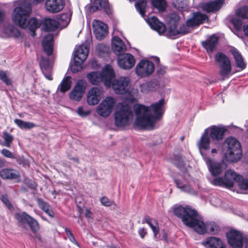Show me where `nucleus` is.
<instances>
[{"label":"nucleus","instance_id":"nucleus-58","mask_svg":"<svg viewBox=\"0 0 248 248\" xmlns=\"http://www.w3.org/2000/svg\"><path fill=\"white\" fill-rule=\"evenodd\" d=\"M1 154L3 156L7 158L11 159H15L16 158L14 154L7 149H3L1 151Z\"/></svg>","mask_w":248,"mask_h":248},{"label":"nucleus","instance_id":"nucleus-28","mask_svg":"<svg viewBox=\"0 0 248 248\" xmlns=\"http://www.w3.org/2000/svg\"><path fill=\"white\" fill-rule=\"evenodd\" d=\"M218 37L216 34H212L201 44L202 47L208 53H212L216 48L218 42Z\"/></svg>","mask_w":248,"mask_h":248},{"label":"nucleus","instance_id":"nucleus-3","mask_svg":"<svg viewBox=\"0 0 248 248\" xmlns=\"http://www.w3.org/2000/svg\"><path fill=\"white\" fill-rule=\"evenodd\" d=\"M15 217L19 223V227L23 229L26 230V224H27L31 232L34 234V238L37 239L40 242L42 241L41 234L38 233L40 229V226L36 219L28 214L26 212L16 213Z\"/></svg>","mask_w":248,"mask_h":248},{"label":"nucleus","instance_id":"nucleus-25","mask_svg":"<svg viewBox=\"0 0 248 248\" xmlns=\"http://www.w3.org/2000/svg\"><path fill=\"white\" fill-rule=\"evenodd\" d=\"M208 19V17L205 14L200 12H193L191 17L187 20V23L188 26L194 27L203 23Z\"/></svg>","mask_w":248,"mask_h":248},{"label":"nucleus","instance_id":"nucleus-32","mask_svg":"<svg viewBox=\"0 0 248 248\" xmlns=\"http://www.w3.org/2000/svg\"><path fill=\"white\" fill-rule=\"evenodd\" d=\"M160 86L159 81L155 79H153L140 85L141 92L144 93L157 90Z\"/></svg>","mask_w":248,"mask_h":248},{"label":"nucleus","instance_id":"nucleus-12","mask_svg":"<svg viewBox=\"0 0 248 248\" xmlns=\"http://www.w3.org/2000/svg\"><path fill=\"white\" fill-rule=\"evenodd\" d=\"M116 100L111 96H107L97 107L96 111L98 115L103 117H108L112 112Z\"/></svg>","mask_w":248,"mask_h":248},{"label":"nucleus","instance_id":"nucleus-48","mask_svg":"<svg viewBox=\"0 0 248 248\" xmlns=\"http://www.w3.org/2000/svg\"><path fill=\"white\" fill-rule=\"evenodd\" d=\"M2 138L4 139V144L7 147H10L12 142L14 140V137L7 131L3 132Z\"/></svg>","mask_w":248,"mask_h":248},{"label":"nucleus","instance_id":"nucleus-21","mask_svg":"<svg viewBox=\"0 0 248 248\" xmlns=\"http://www.w3.org/2000/svg\"><path fill=\"white\" fill-rule=\"evenodd\" d=\"M208 129L209 136L213 140L219 141L222 140L224 137L225 133L228 129L223 126L212 125Z\"/></svg>","mask_w":248,"mask_h":248},{"label":"nucleus","instance_id":"nucleus-50","mask_svg":"<svg viewBox=\"0 0 248 248\" xmlns=\"http://www.w3.org/2000/svg\"><path fill=\"white\" fill-rule=\"evenodd\" d=\"M0 80L7 86H10L12 84V81L10 78H8L6 72L0 69Z\"/></svg>","mask_w":248,"mask_h":248},{"label":"nucleus","instance_id":"nucleus-46","mask_svg":"<svg viewBox=\"0 0 248 248\" xmlns=\"http://www.w3.org/2000/svg\"><path fill=\"white\" fill-rule=\"evenodd\" d=\"M173 180L176 187L181 191L188 193L192 192V188L189 185H185L181 180L175 178H173Z\"/></svg>","mask_w":248,"mask_h":248},{"label":"nucleus","instance_id":"nucleus-37","mask_svg":"<svg viewBox=\"0 0 248 248\" xmlns=\"http://www.w3.org/2000/svg\"><path fill=\"white\" fill-rule=\"evenodd\" d=\"M211 138L209 136L208 129H205L198 142V146L200 149L207 150L210 149Z\"/></svg>","mask_w":248,"mask_h":248},{"label":"nucleus","instance_id":"nucleus-19","mask_svg":"<svg viewBox=\"0 0 248 248\" xmlns=\"http://www.w3.org/2000/svg\"><path fill=\"white\" fill-rule=\"evenodd\" d=\"M65 6L64 0H46V10L50 13L55 14L61 11Z\"/></svg>","mask_w":248,"mask_h":248},{"label":"nucleus","instance_id":"nucleus-18","mask_svg":"<svg viewBox=\"0 0 248 248\" xmlns=\"http://www.w3.org/2000/svg\"><path fill=\"white\" fill-rule=\"evenodd\" d=\"M93 27L94 34L98 40L104 39L108 34L107 25L100 21L94 20Z\"/></svg>","mask_w":248,"mask_h":248},{"label":"nucleus","instance_id":"nucleus-40","mask_svg":"<svg viewBox=\"0 0 248 248\" xmlns=\"http://www.w3.org/2000/svg\"><path fill=\"white\" fill-rule=\"evenodd\" d=\"M87 77L89 82L93 85H97L98 83L103 82L101 74L99 72H92L88 73Z\"/></svg>","mask_w":248,"mask_h":248},{"label":"nucleus","instance_id":"nucleus-26","mask_svg":"<svg viewBox=\"0 0 248 248\" xmlns=\"http://www.w3.org/2000/svg\"><path fill=\"white\" fill-rule=\"evenodd\" d=\"M169 19L168 21V30L166 35L168 37H171V34L178 27L180 21V16L176 13H170L168 15Z\"/></svg>","mask_w":248,"mask_h":248},{"label":"nucleus","instance_id":"nucleus-31","mask_svg":"<svg viewBox=\"0 0 248 248\" xmlns=\"http://www.w3.org/2000/svg\"><path fill=\"white\" fill-rule=\"evenodd\" d=\"M112 49L118 56L124 53L126 47L124 42L118 36H114L112 39Z\"/></svg>","mask_w":248,"mask_h":248},{"label":"nucleus","instance_id":"nucleus-15","mask_svg":"<svg viewBox=\"0 0 248 248\" xmlns=\"http://www.w3.org/2000/svg\"><path fill=\"white\" fill-rule=\"evenodd\" d=\"M206 163L211 175L215 177L220 175L224 169L225 163L223 161L219 162L208 158L206 159Z\"/></svg>","mask_w":248,"mask_h":248},{"label":"nucleus","instance_id":"nucleus-53","mask_svg":"<svg viewBox=\"0 0 248 248\" xmlns=\"http://www.w3.org/2000/svg\"><path fill=\"white\" fill-rule=\"evenodd\" d=\"M211 183L216 186L226 187V183L224 177H217L212 180Z\"/></svg>","mask_w":248,"mask_h":248},{"label":"nucleus","instance_id":"nucleus-30","mask_svg":"<svg viewBox=\"0 0 248 248\" xmlns=\"http://www.w3.org/2000/svg\"><path fill=\"white\" fill-rule=\"evenodd\" d=\"M42 45L44 51L47 56H51L53 54L54 48L53 34L46 35L43 39Z\"/></svg>","mask_w":248,"mask_h":248},{"label":"nucleus","instance_id":"nucleus-63","mask_svg":"<svg viewBox=\"0 0 248 248\" xmlns=\"http://www.w3.org/2000/svg\"><path fill=\"white\" fill-rule=\"evenodd\" d=\"M138 233L142 239H143L147 234V232L144 228H140L138 231Z\"/></svg>","mask_w":248,"mask_h":248},{"label":"nucleus","instance_id":"nucleus-35","mask_svg":"<svg viewBox=\"0 0 248 248\" xmlns=\"http://www.w3.org/2000/svg\"><path fill=\"white\" fill-rule=\"evenodd\" d=\"M0 176L4 180H13L20 177L19 173L16 170L4 168L0 170Z\"/></svg>","mask_w":248,"mask_h":248},{"label":"nucleus","instance_id":"nucleus-36","mask_svg":"<svg viewBox=\"0 0 248 248\" xmlns=\"http://www.w3.org/2000/svg\"><path fill=\"white\" fill-rule=\"evenodd\" d=\"M43 25V29L45 31H53L58 29L60 25V23L54 19L46 18L44 19Z\"/></svg>","mask_w":248,"mask_h":248},{"label":"nucleus","instance_id":"nucleus-22","mask_svg":"<svg viewBox=\"0 0 248 248\" xmlns=\"http://www.w3.org/2000/svg\"><path fill=\"white\" fill-rule=\"evenodd\" d=\"M102 90L98 88H92L88 91L87 96L88 104L92 106L97 104L102 98Z\"/></svg>","mask_w":248,"mask_h":248},{"label":"nucleus","instance_id":"nucleus-6","mask_svg":"<svg viewBox=\"0 0 248 248\" xmlns=\"http://www.w3.org/2000/svg\"><path fill=\"white\" fill-rule=\"evenodd\" d=\"M115 125L118 127L128 125L133 118V113L131 107L127 104H121L114 114Z\"/></svg>","mask_w":248,"mask_h":248},{"label":"nucleus","instance_id":"nucleus-43","mask_svg":"<svg viewBox=\"0 0 248 248\" xmlns=\"http://www.w3.org/2000/svg\"><path fill=\"white\" fill-rule=\"evenodd\" d=\"M190 28H192L191 26H188L187 23V21L186 24H182L179 29L178 27L175 30V31L171 34V37L177 35H184L190 32L191 30Z\"/></svg>","mask_w":248,"mask_h":248},{"label":"nucleus","instance_id":"nucleus-56","mask_svg":"<svg viewBox=\"0 0 248 248\" xmlns=\"http://www.w3.org/2000/svg\"><path fill=\"white\" fill-rule=\"evenodd\" d=\"M37 202L39 208L43 211L51 206L48 202H45L43 199L41 198H37Z\"/></svg>","mask_w":248,"mask_h":248},{"label":"nucleus","instance_id":"nucleus-11","mask_svg":"<svg viewBox=\"0 0 248 248\" xmlns=\"http://www.w3.org/2000/svg\"><path fill=\"white\" fill-rule=\"evenodd\" d=\"M155 71V65L149 60L142 59L137 65L135 72L141 78L150 76Z\"/></svg>","mask_w":248,"mask_h":248},{"label":"nucleus","instance_id":"nucleus-7","mask_svg":"<svg viewBox=\"0 0 248 248\" xmlns=\"http://www.w3.org/2000/svg\"><path fill=\"white\" fill-rule=\"evenodd\" d=\"M89 51V48L87 45L82 44L77 47L74 54V65L72 67L73 73L78 72L82 69V65L86 59Z\"/></svg>","mask_w":248,"mask_h":248},{"label":"nucleus","instance_id":"nucleus-13","mask_svg":"<svg viewBox=\"0 0 248 248\" xmlns=\"http://www.w3.org/2000/svg\"><path fill=\"white\" fill-rule=\"evenodd\" d=\"M87 86V83L85 80H78L69 94L70 99L77 102L80 101L86 91Z\"/></svg>","mask_w":248,"mask_h":248},{"label":"nucleus","instance_id":"nucleus-49","mask_svg":"<svg viewBox=\"0 0 248 248\" xmlns=\"http://www.w3.org/2000/svg\"><path fill=\"white\" fill-rule=\"evenodd\" d=\"M238 17H241L243 19L248 18V7L244 6L239 8L236 13Z\"/></svg>","mask_w":248,"mask_h":248},{"label":"nucleus","instance_id":"nucleus-27","mask_svg":"<svg viewBox=\"0 0 248 248\" xmlns=\"http://www.w3.org/2000/svg\"><path fill=\"white\" fill-rule=\"evenodd\" d=\"M101 74L102 77L103 82L106 86H109L112 82V80L115 76L112 66L109 64H107L103 68Z\"/></svg>","mask_w":248,"mask_h":248},{"label":"nucleus","instance_id":"nucleus-17","mask_svg":"<svg viewBox=\"0 0 248 248\" xmlns=\"http://www.w3.org/2000/svg\"><path fill=\"white\" fill-rule=\"evenodd\" d=\"M118 63L122 69H130L135 65V59L130 53H123L118 56Z\"/></svg>","mask_w":248,"mask_h":248},{"label":"nucleus","instance_id":"nucleus-39","mask_svg":"<svg viewBox=\"0 0 248 248\" xmlns=\"http://www.w3.org/2000/svg\"><path fill=\"white\" fill-rule=\"evenodd\" d=\"M153 9H156L160 13L164 12L167 8L168 3L166 0H151Z\"/></svg>","mask_w":248,"mask_h":248},{"label":"nucleus","instance_id":"nucleus-62","mask_svg":"<svg viewBox=\"0 0 248 248\" xmlns=\"http://www.w3.org/2000/svg\"><path fill=\"white\" fill-rule=\"evenodd\" d=\"M154 220V219L151 218L149 216H146L142 220V223L144 224L146 223L148 224L151 228L154 225V224L152 222V221Z\"/></svg>","mask_w":248,"mask_h":248},{"label":"nucleus","instance_id":"nucleus-23","mask_svg":"<svg viewBox=\"0 0 248 248\" xmlns=\"http://www.w3.org/2000/svg\"><path fill=\"white\" fill-rule=\"evenodd\" d=\"M201 229L202 231H197V232L200 234H204L208 233L212 235H216L220 231V227L218 224L214 221L206 222L205 223L203 221V225H201Z\"/></svg>","mask_w":248,"mask_h":248},{"label":"nucleus","instance_id":"nucleus-4","mask_svg":"<svg viewBox=\"0 0 248 248\" xmlns=\"http://www.w3.org/2000/svg\"><path fill=\"white\" fill-rule=\"evenodd\" d=\"M44 0H24L20 1L17 7L14 9L15 20L22 25L28 16H30L32 6L37 5L44 1Z\"/></svg>","mask_w":248,"mask_h":248},{"label":"nucleus","instance_id":"nucleus-52","mask_svg":"<svg viewBox=\"0 0 248 248\" xmlns=\"http://www.w3.org/2000/svg\"><path fill=\"white\" fill-rule=\"evenodd\" d=\"M174 162L173 164L179 169H182L185 167V163L180 155H175L174 156Z\"/></svg>","mask_w":248,"mask_h":248},{"label":"nucleus","instance_id":"nucleus-24","mask_svg":"<svg viewBox=\"0 0 248 248\" xmlns=\"http://www.w3.org/2000/svg\"><path fill=\"white\" fill-rule=\"evenodd\" d=\"M201 244L206 248H227L225 243L221 238L215 236L208 237Z\"/></svg>","mask_w":248,"mask_h":248},{"label":"nucleus","instance_id":"nucleus-34","mask_svg":"<svg viewBox=\"0 0 248 248\" xmlns=\"http://www.w3.org/2000/svg\"><path fill=\"white\" fill-rule=\"evenodd\" d=\"M224 2V0H211L210 2L206 3L203 5V9L207 13L218 11Z\"/></svg>","mask_w":248,"mask_h":248},{"label":"nucleus","instance_id":"nucleus-42","mask_svg":"<svg viewBox=\"0 0 248 248\" xmlns=\"http://www.w3.org/2000/svg\"><path fill=\"white\" fill-rule=\"evenodd\" d=\"M71 77L69 76L65 77L59 85L58 90L62 93H64L69 90L71 87Z\"/></svg>","mask_w":248,"mask_h":248},{"label":"nucleus","instance_id":"nucleus-60","mask_svg":"<svg viewBox=\"0 0 248 248\" xmlns=\"http://www.w3.org/2000/svg\"><path fill=\"white\" fill-rule=\"evenodd\" d=\"M77 112L78 115L81 117L87 116L90 113V111L89 110L84 111L82 107H79L78 108Z\"/></svg>","mask_w":248,"mask_h":248},{"label":"nucleus","instance_id":"nucleus-10","mask_svg":"<svg viewBox=\"0 0 248 248\" xmlns=\"http://www.w3.org/2000/svg\"><path fill=\"white\" fill-rule=\"evenodd\" d=\"M115 93L118 94H124L129 93L130 80L128 77H121L114 79L111 83Z\"/></svg>","mask_w":248,"mask_h":248},{"label":"nucleus","instance_id":"nucleus-59","mask_svg":"<svg viewBox=\"0 0 248 248\" xmlns=\"http://www.w3.org/2000/svg\"><path fill=\"white\" fill-rule=\"evenodd\" d=\"M154 222L155 225L151 228V229L152 230V231L154 232V237H156V235L159 233V227L158 222L156 220L154 219Z\"/></svg>","mask_w":248,"mask_h":248},{"label":"nucleus","instance_id":"nucleus-55","mask_svg":"<svg viewBox=\"0 0 248 248\" xmlns=\"http://www.w3.org/2000/svg\"><path fill=\"white\" fill-rule=\"evenodd\" d=\"M100 201L101 204L106 207H110L112 205L116 206V204L114 201L109 200L106 196L101 197Z\"/></svg>","mask_w":248,"mask_h":248},{"label":"nucleus","instance_id":"nucleus-45","mask_svg":"<svg viewBox=\"0 0 248 248\" xmlns=\"http://www.w3.org/2000/svg\"><path fill=\"white\" fill-rule=\"evenodd\" d=\"M40 66L44 74H45V72L47 73L51 71V68L49 58H46L41 56L40 61Z\"/></svg>","mask_w":248,"mask_h":248},{"label":"nucleus","instance_id":"nucleus-33","mask_svg":"<svg viewBox=\"0 0 248 248\" xmlns=\"http://www.w3.org/2000/svg\"><path fill=\"white\" fill-rule=\"evenodd\" d=\"M240 174H237L234 170H229L225 172L224 178L226 188H232L234 186V183L237 182Z\"/></svg>","mask_w":248,"mask_h":248},{"label":"nucleus","instance_id":"nucleus-47","mask_svg":"<svg viewBox=\"0 0 248 248\" xmlns=\"http://www.w3.org/2000/svg\"><path fill=\"white\" fill-rule=\"evenodd\" d=\"M172 5L175 8L180 10H186L188 8L186 0H172Z\"/></svg>","mask_w":248,"mask_h":248},{"label":"nucleus","instance_id":"nucleus-8","mask_svg":"<svg viewBox=\"0 0 248 248\" xmlns=\"http://www.w3.org/2000/svg\"><path fill=\"white\" fill-rule=\"evenodd\" d=\"M215 60L219 67V74L223 77H227L232 71L231 62L228 57L223 52H218L215 56Z\"/></svg>","mask_w":248,"mask_h":248},{"label":"nucleus","instance_id":"nucleus-1","mask_svg":"<svg viewBox=\"0 0 248 248\" xmlns=\"http://www.w3.org/2000/svg\"><path fill=\"white\" fill-rule=\"evenodd\" d=\"M174 215L181 219L183 223L186 226L193 228L195 232H201V225H203L198 211L190 205L183 206L179 205L173 209Z\"/></svg>","mask_w":248,"mask_h":248},{"label":"nucleus","instance_id":"nucleus-29","mask_svg":"<svg viewBox=\"0 0 248 248\" xmlns=\"http://www.w3.org/2000/svg\"><path fill=\"white\" fill-rule=\"evenodd\" d=\"M147 22L152 29L156 31L160 34L165 33L166 31L165 25L160 21L155 16L148 18L147 20Z\"/></svg>","mask_w":248,"mask_h":248},{"label":"nucleus","instance_id":"nucleus-64","mask_svg":"<svg viewBox=\"0 0 248 248\" xmlns=\"http://www.w3.org/2000/svg\"><path fill=\"white\" fill-rule=\"evenodd\" d=\"M44 212H45L51 217H54L55 214L51 206L49 207V208L47 209H46Z\"/></svg>","mask_w":248,"mask_h":248},{"label":"nucleus","instance_id":"nucleus-54","mask_svg":"<svg viewBox=\"0 0 248 248\" xmlns=\"http://www.w3.org/2000/svg\"><path fill=\"white\" fill-rule=\"evenodd\" d=\"M239 17H233L231 19V22L233 24L236 30H240L242 26V21L239 18Z\"/></svg>","mask_w":248,"mask_h":248},{"label":"nucleus","instance_id":"nucleus-51","mask_svg":"<svg viewBox=\"0 0 248 248\" xmlns=\"http://www.w3.org/2000/svg\"><path fill=\"white\" fill-rule=\"evenodd\" d=\"M237 183L240 189L248 190V180L244 179L242 175H239Z\"/></svg>","mask_w":248,"mask_h":248},{"label":"nucleus","instance_id":"nucleus-2","mask_svg":"<svg viewBox=\"0 0 248 248\" xmlns=\"http://www.w3.org/2000/svg\"><path fill=\"white\" fill-rule=\"evenodd\" d=\"M136 115L134 124L140 129L150 128L153 129L156 121L153 118L148 107L141 104L134 106Z\"/></svg>","mask_w":248,"mask_h":248},{"label":"nucleus","instance_id":"nucleus-38","mask_svg":"<svg viewBox=\"0 0 248 248\" xmlns=\"http://www.w3.org/2000/svg\"><path fill=\"white\" fill-rule=\"evenodd\" d=\"M231 52L235 60L236 66L241 70L245 69L247 65L241 53L236 49L232 50Z\"/></svg>","mask_w":248,"mask_h":248},{"label":"nucleus","instance_id":"nucleus-61","mask_svg":"<svg viewBox=\"0 0 248 248\" xmlns=\"http://www.w3.org/2000/svg\"><path fill=\"white\" fill-rule=\"evenodd\" d=\"M166 73V67L164 66L159 65L156 71V74L158 76H163Z\"/></svg>","mask_w":248,"mask_h":248},{"label":"nucleus","instance_id":"nucleus-41","mask_svg":"<svg viewBox=\"0 0 248 248\" xmlns=\"http://www.w3.org/2000/svg\"><path fill=\"white\" fill-rule=\"evenodd\" d=\"M147 0H137L135 3V6L137 11L141 16L144 17L147 11Z\"/></svg>","mask_w":248,"mask_h":248},{"label":"nucleus","instance_id":"nucleus-44","mask_svg":"<svg viewBox=\"0 0 248 248\" xmlns=\"http://www.w3.org/2000/svg\"><path fill=\"white\" fill-rule=\"evenodd\" d=\"M15 123L16 125L22 129H31L36 126V124L30 122H26L18 119H15Z\"/></svg>","mask_w":248,"mask_h":248},{"label":"nucleus","instance_id":"nucleus-20","mask_svg":"<svg viewBox=\"0 0 248 248\" xmlns=\"http://www.w3.org/2000/svg\"><path fill=\"white\" fill-rule=\"evenodd\" d=\"M165 100L163 98L160 99L157 102L153 103L149 107L151 111L154 114L153 118L157 122L161 120L165 112Z\"/></svg>","mask_w":248,"mask_h":248},{"label":"nucleus","instance_id":"nucleus-9","mask_svg":"<svg viewBox=\"0 0 248 248\" xmlns=\"http://www.w3.org/2000/svg\"><path fill=\"white\" fill-rule=\"evenodd\" d=\"M228 244L232 248H242L244 245L243 233L234 229L229 230L226 234Z\"/></svg>","mask_w":248,"mask_h":248},{"label":"nucleus","instance_id":"nucleus-57","mask_svg":"<svg viewBox=\"0 0 248 248\" xmlns=\"http://www.w3.org/2000/svg\"><path fill=\"white\" fill-rule=\"evenodd\" d=\"M1 200L9 210L13 209V206L10 201L8 199L7 194H3L1 197Z\"/></svg>","mask_w":248,"mask_h":248},{"label":"nucleus","instance_id":"nucleus-5","mask_svg":"<svg viewBox=\"0 0 248 248\" xmlns=\"http://www.w3.org/2000/svg\"><path fill=\"white\" fill-rule=\"evenodd\" d=\"M226 145L227 146V149L224 155L228 161L236 162L242 158L241 146L236 139L232 137L227 138L224 146Z\"/></svg>","mask_w":248,"mask_h":248},{"label":"nucleus","instance_id":"nucleus-16","mask_svg":"<svg viewBox=\"0 0 248 248\" xmlns=\"http://www.w3.org/2000/svg\"><path fill=\"white\" fill-rule=\"evenodd\" d=\"M90 12L94 13L97 11L103 10L108 15L112 13V8L108 0H93L92 4L89 7Z\"/></svg>","mask_w":248,"mask_h":248},{"label":"nucleus","instance_id":"nucleus-14","mask_svg":"<svg viewBox=\"0 0 248 248\" xmlns=\"http://www.w3.org/2000/svg\"><path fill=\"white\" fill-rule=\"evenodd\" d=\"M29 17L30 16H28L27 17L24 22V24L22 25L18 22L17 20H15V12L14 10L13 11L12 19L14 22L22 29H26L28 28L29 30L32 32V36H34L35 35V30L40 27L42 24V22L41 21L38 20L35 17H32L28 20Z\"/></svg>","mask_w":248,"mask_h":248}]
</instances>
